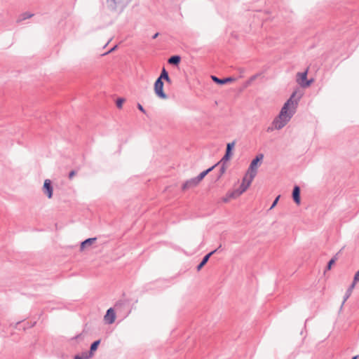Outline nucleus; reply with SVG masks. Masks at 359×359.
Returning a JSON list of instances; mask_svg holds the SVG:
<instances>
[{"mask_svg":"<svg viewBox=\"0 0 359 359\" xmlns=\"http://www.w3.org/2000/svg\"><path fill=\"white\" fill-rule=\"evenodd\" d=\"M295 95L296 93L294 92L286 101L281 108L278 116L273 119L271 127L267 128L268 132L273 130H280L290 121L296 112L299 100V97L297 99L294 98Z\"/></svg>","mask_w":359,"mask_h":359,"instance_id":"1","label":"nucleus"},{"mask_svg":"<svg viewBox=\"0 0 359 359\" xmlns=\"http://www.w3.org/2000/svg\"><path fill=\"white\" fill-rule=\"evenodd\" d=\"M264 158V155L260 154L254 158L248 168L246 172L247 175H250L251 179H254L257 172L258 163L260 162Z\"/></svg>","mask_w":359,"mask_h":359,"instance_id":"2","label":"nucleus"},{"mask_svg":"<svg viewBox=\"0 0 359 359\" xmlns=\"http://www.w3.org/2000/svg\"><path fill=\"white\" fill-rule=\"evenodd\" d=\"M132 0H106L107 5L111 10H122Z\"/></svg>","mask_w":359,"mask_h":359,"instance_id":"3","label":"nucleus"},{"mask_svg":"<svg viewBox=\"0 0 359 359\" xmlns=\"http://www.w3.org/2000/svg\"><path fill=\"white\" fill-rule=\"evenodd\" d=\"M154 92L161 99H166L168 97L163 91V82L161 81V79H157L154 83Z\"/></svg>","mask_w":359,"mask_h":359,"instance_id":"4","label":"nucleus"},{"mask_svg":"<svg viewBox=\"0 0 359 359\" xmlns=\"http://www.w3.org/2000/svg\"><path fill=\"white\" fill-rule=\"evenodd\" d=\"M297 81L303 88L309 87L313 82V79L307 80V71L297 73Z\"/></svg>","mask_w":359,"mask_h":359,"instance_id":"5","label":"nucleus"},{"mask_svg":"<svg viewBox=\"0 0 359 359\" xmlns=\"http://www.w3.org/2000/svg\"><path fill=\"white\" fill-rule=\"evenodd\" d=\"M43 191L48 198H52L53 189L51 185V181L50 180H46L44 181L43 186Z\"/></svg>","mask_w":359,"mask_h":359,"instance_id":"6","label":"nucleus"},{"mask_svg":"<svg viewBox=\"0 0 359 359\" xmlns=\"http://www.w3.org/2000/svg\"><path fill=\"white\" fill-rule=\"evenodd\" d=\"M253 180L254 179H251L250 175L245 174V175L244 176V177L243 179V182L239 187V189L241 190H242L243 192L244 193L248 189V188L250 186Z\"/></svg>","mask_w":359,"mask_h":359,"instance_id":"7","label":"nucleus"},{"mask_svg":"<svg viewBox=\"0 0 359 359\" xmlns=\"http://www.w3.org/2000/svg\"><path fill=\"white\" fill-rule=\"evenodd\" d=\"M115 313L112 308L107 310L106 315L104 316V320L108 324H112L115 321Z\"/></svg>","mask_w":359,"mask_h":359,"instance_id":"8","label":"nucleus"},{"mask_svg":"<svg viewBox=\"0 0 359 359\" xmlns=\"http://www.w3.org/2000/svg\"><path fill=\"white\" fill-rule=\"evenodd\" d=\"M221 247H222V245H220L217 249H215V250H213V251L210 252V253H208V255H206L203 258V260L201 261V262L198 265L197 270L200 271L202 269V267L208 262L210 256L212 255L214 253H215L217 251H218L221 248Z\"/></svg>","mask_w":359,"mask_h":359,"instance_id":"9","label":"nucleus"},{"mask_svg":"<svg viewBox=\"0 0 359 359\" xmlns=\"http://www.w3.org/2000/svg\"><path fill=\"white\" fill-rule=\"evenodd\" d=\"M198 184H199V182L196 179V177L191 178V179L187 180L186 182L184 183V184L182 186V189L183 190H187V189L195 187Z\"/></svg>","mask_w":359,"mask_h":359,"instance_id":"10","label":"nucleus"},{"mask_svg":"<svg viewBox=\"0 0 359 359\" xmlns=\"http://www.w3.org/2000/svg\"><path fill=\"white\" fill-rule=\"evenodd\" d=\"M211 78L215 83H217L218 84H224V83H226L229 82L236 81V79L233 78V77H227V78L221 79L217 78L215 76H212Z\"/></svg>","mask_w":359,"mask_h":359,"instance_id":"11","label":"nucleus"},{"mask_svg":"<svg viewBox=\"0 0 359 359\" xmlns=\"http://www.w3.org/2000/svg\"><path fill=\"white\" fill-rule=\"evenodd\" d=\"M292 197H293L294 202L297 205L300 204V189L298 186H295L294 187V189L292 191Z\"/></svg>","mask_w":359,"mask_h":359,"instance_id":"12","label":"nucleus"},{"mask_svg":"<svg viewBox=\"0 0 359 359\" xmlns=\"http://www.w3.org/2000/svg\"><path fill=\"white\" fill-rule=\"evenodd\" d=\"M95 241H96V238H90L85 240L84 241H83L81 243V247H80L81 250H83L86 248H88V247L92 245L95 243Z\"/></svg>","mask_w":359,"mask_h":359,"instance_id":"13","label":"nucleus"},{"mask_svg":"<svg viewBox=\"0 0 359 359\" xmlns=\"http://www.w3.org/2000/svg\"><path fill=\"white\" fill-rule=\"evenodd\" d=\"M32 16H34L33 13L30 12H24L19 15L18 18V22L30 19Z\"/></svg>","mask_w":359,"mask_h":359,"instance_id":"14","label":"nucleus"},{"mask_svg":"<svg viewBox=\"0 0 359 359\" xmlns=\"http://www.w3.org/2000/svg\"><path fill=\"white\" fill-rule=\"evenodd\" d=\"M215 166L216 165L212 166L211 168L207 169L206 170L201 172L197 177H196V179L198 180V182H200L208 175V172H210L212 170L214 169Z\"/></svg>","mask_w":359,"mask_h":359,"instance_id":"15","label":"nucleus"},{"mask_svg":"<svg viewBox=\"0 0 359 359\" xmlns=\"http://www.w3.org/2000/svg\"><path fill=\"white\" fill-rule=\"evenodd\" d=\"M158 79H161V81L164 79L168 83H171V80H170V79L169 77L168 73L165 69V68L163 69V70L161 72V74L160 76Z\"/></svg>","mask_w":359,"mask_h":359,"instance_id":"16","label":"nucleus"},{"mask_svg":"<svg viewBox=\"0 0 359 359\" xmlns=\"http://www.w3.org/2000/svg\"><path fill=\"white\" fill-rule=\"evenodd\" d=\"M180 60L181 57L179 55H174L168 59V63L177 65L180 62Z\"/></svg>","mask_w":359,"mask_h":359,"instance_id":"17","label":"nucleus"},{"mask_svg":"<svg viewBox=\"0 0 359 359\" xmlns=\"http://www.w3.org/2000/svg\"><path fill=\"white\" fill-rule=\"evenodd\" d=\"M355 287V283H353L351 286L348 287V289L346 291V295L344 297V301L342 302V306L344 305V304L345 303V302L348 299V298L350 297L351 292H352V290Z\"/></svg>","mask_w":359,"mask_h":359,"instance_id":"18","label":"nucleus"},{"mask_svg":"<svg viewBox=\"0 0 359 359\" xmlns=\"http://www.w3.org/2000/svg\"><path fill=\"white\" fill-rule=\"evenodd\" d=\"M100 343V340H97L95 341H94L91 346H90V351L88 352L89 354H92V356L93 355V352L95 351L97 348V346H99Z\"/></svg>","mask_w":359,"mask_h":359,"instance_id":"19","label":"nucleus"},{"mask_svg":"<svg viewBox=\"0 0 359 359\" xmlns=\"http://www.w3.org/2000/svg\"><path fill=\"white\" fill-rule=\"evenodd\" d=\"M243 193V191L238 188V189L229 192V197H233V198H236L241 196Z\"/></svg>","mask_w":359,"mask_h":359,"instance_id":"20","label":"nucleus"},{"mask_svg":"<svg viewBox=\"0 0 359 359\" xmlns=\"http://www.w3.org/2000/svg\"><path fill=\"white\" fill-rule=\"evenodd\" d=\"M92 357V354H89L88 352H84L81 355H76L74 359H89Z\"/></svg>","mask_w":359,"mask_h":359,"instance_id":"21","label":"nucleus"},{"mask_svg":"<svg viewBox=\"0 0 359 359\" xmlns=\"http://www.w3.org/2000/svg\"><path fill=\"white\" fill-rule=\"evenodd\" d=\"M124 102V100L122 98H119L116 100V106L118 108H121L123 103Z\"/></svg>","mask_w":359,"mask_h":359,"instance_id":"22","label":"nucleus"},{"mask_svg":"<svg viewBox=\"0 0 359 359\" xmlns=\"http://www.w3.org/2000/svg\"><path fill=\"white\" fill-rule=\"evenodd\" d=\"M336 259V257H334L330 260L327 266V270H330L331 269L332 264L335 262Z\"/></svg>","mask_w":359,"mask_h":359,"instance_id":"23","label":"nucleus"},{"mask_svg":"<svg viewBox=\"0 0 359 359\" xmlns=\"http://www.w3.org/2000/svg\"><path fill=\"white\" fill-rule=\"evenodd\" d=\"M234 145H235V142H234L228 143L227 145H226V149L229 150V151H231L232 149L234 147Z\"/></svg>","mask_w":359,"mask_h":359,"instance_id":"24","label":"nucleus"},{"mask_svg":"<svg viewBox=\"0 0 359 359\" xmlns=\"http://www.w3.org/2000/svg\"><path fill=\"white\" fill-rule=\"evenodd\" d=\"M231 198H233V197H229V193H228L225 197L222 198V201L224 203H227Z\"/></svg>","mask_w":359,"mask_h":359,"instance_id":"25","label":"nucleus"},{"mask_svg":"<svg viewBox=\"0 0 359 359\" xmlns=\"http://www.w3.org/2000/svg\"><path fill=\"white\" fill-rule=\"evenodd\" d=\"M230 158V156H228V154H225L223 158H222L221 160V162H222L223 163L227 161H229Z\"/></svg>","mask_w":359,"mask_h":359,"instance_id":"26","label":"nucleus"},{"mask_svg":"<svg viewBox=\"0 0 359 359\" xmlns=\"http://www.w3.org/2000/svg\"><path fill=\"white\" fill-rule=\"evenodd\" d=\"M359 280V271L354 276L353 283L355 284Z\"/></svg>","mask_w":359,"mask_h":359,"instance_id":"27","label":"nucleus"},{"mask_svg":"<svg viewBox=\"0 0 359 359\" xmlns=\"http://www.w3.org/2000/svg\"><path fill=\"white\" fill-rule=\"evenodd\" d=\"M279 198H280V196H278L275 199V201H273V204L271 205V206L270 209H272V208H273L276 206V205L277 204V202H278V201Z\"/></svg>","mask_w":359,"mask_h":359,"instance_id":"28","label":"nucleus"},{"mask_svg":"<svg viewBox=\"0 0 359 359\" xmlns=\"http://www.w3.org/2000/svg\"><path fill=\"white\" fill-rule=\"evenodd\" d=\"M117 48V45L114 46L113 48H111L108 52L105 53L104 55H107L109 53H111L113 52L114 50H115Z\"/></svg>","mask_w":359,"mask_h":359,"instance_id":"29","label":"nucleus"},{"mask_svg":"<svg viewBox=\"0 0 359 359\" xmlns=\"http://www.w3.org/2000/svg\"><path fill=\"white\" fill-rule=\"evenodd\" d=\"M75 175L76 172L74 170L71 171L69 174V178L72 179Z\"/></svg>","mask_w":359,"mask_h":359,"instance_id":"30","label":"nucleus"},{"mask_svg":"<svg viewBox=\"0 0 359 359\" xmlns=\"http://www.w3.org/2000/svg\"><path fill=\"white\" fill-rule=\"evenodd\" d=\"M137 108L141 111H142L143 113H145V111L143 108V107L140 104H137Z\"/></svg>","mask_w":359,"mask_h":359,"instance_id":"31","label":"nucleus"},{"mask_svg":"<svg viewBox=\"0 0 359 359\" xmlns=\"http://www.w3.org/2000/svg\"><path fill=\"white\" fill-rule=\"evenodd\" d=\"M225 170H226V168H225V166H224V164H223V165H222V167H221V175L224 174V172H225Z\"/></svg>","mask_w":359,"mask_h":359,"instance_id":"32","label":"nucleus"},{"mask_svg":"<svg viewBox=\"0 0 359 359\" xmlns=\"http://www.w3.org/2000/svg\"><path fill=\"white\" fill-rule=\"evenodd\" d=\"M231 151H229V150H227V149H226V154H228V156H231Z\"/></svg>","mask_w":359,"mask_h":359,"instance_id":"33","label":"nucleus"},{"mask_svg":"<svg viewBox=\"0 0 359 359\" xmlns=\"http://www.w3.org/2000/svg\"><path fill=\"white\" fill-rule=\"evenodd\" d=\"M158 36V33H156L153 36L152 39H156Z\"/></svg>","mask_w":359,"mask_h":359,"instance_id":"34","label":"nucleus"},{"mask_svg":"<svg viewBox=\"0 0 359 359\" xmlns=\"http://www.w3.org/2000/svg\"><path fill=\"white\" fill-rule=\"evenodd\" d=\"M81 337V334L76 336V338H80Z\"/></svg>","mask_w":359,"mask_h":359,"instance_id":"35","label":"nucleus"},{"mask_svg":"<svg viewBox=\"0 0 359 359\" xmlns=\"http://www.w3.org/2000/svg\"><path fill=\"white\" fill-rule=\"evenodd\" d=\"M358 356L353 357L352 359H357Z\"/></svg>","mask_w":359,"mask_h":359,"instance_id":"36","label":"nucleus"},{"mask_svg":"<svg viewBox=\"0 0 359 359\" xmlns=\"http://www.w3.org/2000/svg\"><path fill=\"white\" fill-rule=\"evenodd\" d=\"M109 42V41L107 43H106V44H105V46H106L107 45H108Z\"/></svg>","mask_w":359,"mask_h":359,"instance_id":"37","label":"nucleus"}]
</instances>
